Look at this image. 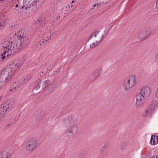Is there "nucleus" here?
Returning a JSON list of instances; mask_svg holds the SVG:
<instances>
[{
    "label": "nucleus",
    "mask_w": 158,
    "mask_h": 158,
    "mask_svg": "<svg viewBox=\"0 0 158 158\" xmlns=\"http://www.w3.org/2000/svg\"><path fill=\"white\" fill-rule=\"evenodd\" d=\"M5 23L4 22H0V31L2 29V28L4 27V24Z\"/></svg>",
    "instance_id": "b1692460"
},
{
    "label": "nucleus",
    "mask_w": 158,
    "mask_h": 158,
    "mask_svg": "<svg viewBox=\"0 0 158 158\" xmlns=\"http://www.w3.org/2000/svg\"><path fill=\"white\" fill-rule=\"evenodd\" d=\"M158 143V135H152L150 141V143L153 145Z\"/></svg>",
    "instance_id": "ddd939ff"
},
{
    "label": "nucleus",
    "mask_w": 158,
    "mask_h": 158,
    "mask_svg": "<svg viewBox=\"0 0 158 158\" xmlns=\"http://www.w3.org/2000/svg\"><path fill=\"white\" fill-rule=\"evenodd\" d=\"M95 10L94 9H93V8H91V9H90V11L91 10Z\"/></svg>",
    "instance_id": "7c9ffc66"
},
{
    "label": "nucleus",
    "mask_w": 158,
    "mask_h": 158,
    "mask_svg": "<svg viewBox=\"0 0 158 158\" xmlns=\"http://www.w3.org/2000/svg\"><path fill=\"white\" fill-rule=\"evenodd\" d=\"M23 6L21 7V9L24 8V10L26 11L31 10L33 7L37 5L36 3H32L31 2L27 0H23Z\"/></svg>",
    "instance_id": "9d476101"
},
{
    "label": "nucleus",
    "mask_w": 158,
    "mask_h": 158,
    "mask_svg": "<svg viewBox=\"0 0 158 158\" xmlns=\"http://www.w3.org/2000/svg\"><path fill=\"white\" fill-rule=\"evenodd\" d=\"M146 98V97L140 92L138 93L136 95L135 106L137 107L142 106L144 104L145 99Z\"/></svg>",
    "instance_id": "0eeeda50"
},
{
    "label": "nucleus",
    "mask_w": 158,
    "mask_h": 158,
    "mask_svg": "<svg viewBox=\"0 0 158 158\" xmlns=\"http://www.w3.org/2000/svg\"><path fill=\"white\" fill-rule=\"evenodd\" d=\"M49 82L50 81L48 80H46L44 81H40L38 84L35 86V89L38 90L41 88L43 90L48 85Z\"/></svg>",
    "instance_id": "f8f14e48"
},
{
    "label": "nucleus",
    "mask_w": 158,
    "mask_h": 158,
    "mask_svg": "<svg viewBox=\"0 0 158 158\" xmlns=\"http://www.w3.org/2000/svg\"><path fill=\"white\" fill-rule=\"evenodd\" d=\"M102 69L101 68H99L94 70L92 74L93 77L95 78L97 77L101 73Z\"/></svg>",
    "instance_id": "f3484780"
},
{
    "label": "nucleus",
    "mask_w": 158,
    "mask_h": 158,
    "mask_svg": "<svg viewBox=\"0 0 158 158\" xmlns=\"http://www.w3.org/2000/svg\"><path fill=\"white\" fill-rule=\"evenodd\" d=\"M155 61L156 63L158 64V52L156 55Z\"/></svg>",
    "instance_id": "393cba45"
},
{
    "label": "nucleus",
    "mask_w": 158,
    "mask_h": 158,
    "mask_svg": "<svg viewBox=\"0 0 158 158\" xmlns=\"http://www.w3.org/2000/svg\"><path fill=\"white\" fill-rule=\"evenodd\" d=\"M28 79H26L24 78H23L22 79L23 81L22 82L20 81L19 82L18 81L17 82H15L14 84V86L13 87V89H16L17 88H19V86H21L22 84H23L25 83V81L28 80Z\"/></svg>",
    "instance_id": "4468645a"
},
{
    "label": "nucleus",
    "mask_w": 158,
    "mask_h": 158,
    "mask_svg": "<svg viewBox=\"0 0 158 158\" xmlns=\"http://www.w3.org/2000/svg\"><path fill=\"white\" fill-rule=\"evenodd\" d=\"M74 2V1L73 0L71 2V3H73Z\"/></svg>",
    "instance_id": "72a5a7b5"
},
{
    "label": "nucleus",
    "mask_w": 158,
    "mask_h": 158,
    "mask_svg": "<svg viewBox=\"0 0 158 158\" xmlns=\"http://www.w3.org/2000/svg\"><path fill=\"white\" fill-rule=\"evenodd\" d=\"M19 6V5L18 4H16L15 5V7H18Z\"/></svg>",
    "instance_id": "2f4dec72"
},
{
    "label": "nucleus",
    "mask_w": 158,
    "mask_h": 158,
    "mask_svg": "<svg viewBox=\"0 0 158 158\" xmlns=\"http://www.w3.org/2000/svg\"><path fill=\"white\" fill-rule=\"evenodd\" d=\"M139 92L147 98L151 95L152 89L149 86L144 85L140 89Z\"/></svg>",
    "instance_id": "9b49d317"
},
{
    "label": "nucleus",
    "mask_w": 158,
    "mask_h": 158,
    "mask_svg": "<svg viewBox=\"0 0 158 158\" xmlns=\"http://www.w3.org/2000/svg\"><path fill=\"white\" fill-rule=\"evenodd\" d=\"M15 104L13 102L7 104H2L0 106V107L3 109L5 114L6 112H10L15 108Z\"/></svg>",
    "instance_id": "1a4fd4ad"
},
{
    "label": "nucleus",
    "mask_w": 158,
    "mask_h": 158,
    "mask_svg": "<svg viewBox=\"0 0 158 158\" xmlns=\"http://www.w3.org/2000/svg\"><path fill=\"white\" fill-rule=\"evenodd\" d=\"M37 142L35 139H31L27 143L26 149L27 151L32 152L37 147Z\"/></svg>",
    "instance_id": "423d86ee"
},
{
    "label": "nucleus",
    "mask_w": 158,
    "mask_h": 158,
    "mask_svg": "<svg viewBox=\"0 0 158 158\" xmlns=\"http://www.w3.org/2000/svg\"><path fill=\"white\" fill-rule=\"evenodd\" d=\"M156 9L157 10H158V0H157L156 1Z\"/></svg>",
    "instance_id": "bb28decb"
},
{
    "label": "nucleus",
    "mask_w": 158,
    "mask_h": 158,
    "mask_svg": "<svg viewBox=\"0 0 158 158\" xmlns=\"http://www.w3.org/2000/svg\"><path fill=\"white\" fill-rule=\"evenodd\" d=\"M10 154L8 152L3 151L0 152V158H10Z\"/></svg>",
    "instance_id": "dca6fc26"
},
{
    "label": "nucleus",
    "mask_w": 158,
    "mask_h": 158,
    "mask_svg": "<svg viewBox=\"0 0 158 158\" xmlns=\"http://www.w3.org/2000/svg\"><path fill=\"white\" fill-rule=\"evenodd\" d=\"M136 83V76L132 75L123 81V88L125 91L130 90L135 85Z\"/></svg>",
    "instance_id": "f03ea898"
},
{
    "label": "nucleus",
    "mask_w": 158,
    "mask_h": 158,
    "mask_svg": "<svg viewBox=\"0 0 158 158\" xmlns=\"http://www.w3.org/2000/svg\"><path fill=\"white\" fill-rule=\"evenodd\" d=\"M106 148V144L103 145L101 148L100 151V153L101 154H102L103 153L105 150Z\"/></svg>",
    "instance_id": "4be33fe9"
},
{
    "label": "nucleus",
    "mask_w": 158,
    "mask_h": 158,
    "mask_svg": "<svg viewBox=\"0 0 158 158\" xmlns=\"http://www.w3.org/2000/svg\"><path fill=\"white\" fill-rule=\"evenodd\" d=\"M98 7H97V5L96 4H95L94 5V7L93 9H96Z\"/></svg>",
    "instance_id": "c85d7f7f"
},
{
    "label": "nucleus",
    "mask_w": 158,
    "mask_h": 158,
    "mask_svg": "<svg viewBox=\"0 0 158 158\" xmlns=\"http://www.w3.org/2000/svg\"><path fill=\"white\" fill-rule=\"evenodd\" d=\"M40 36H41L40 38H42L41 40H40L39 38L38 40V41H37V44L41 45H43L42 44L46 43L47 41L50 38V34L49 31L47 29L44 31H41L39 34Z\"/></svg>",
    "instance_id": "39448f33"
},
{
    "label": "nucleus",
    "mask_w": 158,
    "mask_h": 158,
    "mask_svg": "<svg viewBox=\"0 0 158 158\" xmlns=\"http://www.w3.org/2000/svg\"><path fill=\"white\" fill-rule=\"evenodd\" d=\"M100 31H96L94 33H93L90 37L89 39L92 38L93 37H95L97 36V35L98 34Z\"/></svg>",
    "instance_id": "412c9836"
},
{
    "label": "nucleus",
    "mask_w": 158,
    "mask_h": 158,
    "mask_svg": "<svg viewBox=\"0 0 158 158\" xmlns=\"http://www.w3.org/2000/svg\"><path fill=\"white\" fill-rule=\"evenodd\" d=\"M156 96L158 98V88L156 90Z\"/></svg>",
    "instance_id": "a878e982"
},
{
    "label": "nucleus",
    "mask_w": 158,
    "mask_h": 158,
    "mask_svg": "<svg viewBox=\"0 0 158 158\" xmlns=\"http://www.w3.org/2000/svg\"><path fill=\"white\" fill-rule=\"evenodd\" d=\"M17 40L12 41L10 39H5L0 44V55L2 60H6L11 58L13 55L28 44V35L25 34L23 31L20 30L15 35Z\"/></svg>",
    "instance_id": "f257e3e1"
},
{
    "label": "nucleus",
    "mask_w": 158,
    "mask_h": 158,
    "mask_svg": "<svg viewBox=\"0 0 158 158\" xmlns=\"http://www.w3.org/2000/svg\"><path fill=\"white\" fill-rule=\"evenodd\" d=\"M67 122L69 125H71L72 126L66 129L64 132V134L65 135L68 137H72L73 135L74 131L76 132L78 131V127L76 125H73L75 123V121L73 117L69 118Z\"/></svg>",
    "instance_id": "7ed1b4c3"
},
{
    "label": "nucleus",
    "mask_w": 158,
    "mask_h": 158,
    "mask_svg": "<svg viewBox=\"0 0 158 158\" xmlns=\"http://www.w3.org/2000/svg\"><path fill=\"white\" fill-rule=\"evenodd\" d=\"M150 32L147 29H144L139 31L137 37L140 40H142L146 39L150 34Z\"/></svg>",
    "instance_id": "6e6552de"
},
{
    "label": "nucleus",
    "mask_w": 158,
    "mask_h": 158,
    "mask_svg": "<svg viewBox=\"0 0 158 158\" xmlns=\"http://www.w3.org/2000/svg\"><path fill=\"white\" fill-rule=\"evenodd\" d=\"M104 37L103 35L102 34L100 38L98 40H96L95 42L93 43L92 44H90V46L91 48H94L101 41Z\"/></svg>",
    "instance_id": "2eb2a0df"
},
{
    "label": "nucleus",
    "mask_w": 158,
    "mask_h": 158,
    "mask_svg": "<svg viewBox=\"0 0 158 158\" xmlns=\"http://www.w3.org/2000/svg\"><path fill=\"white\" fill-rule=\"evenodd\" d=\"M45 114L44 112H40L37 114V117L36 118V121L38 122L42 118V117L44 116Z\"/></svg>",
    "instance_id": "6ab92c4d"
},
{
    "label": "nucleus",
    "mask_w": 158,
    "mask_h": 158,
    "mask_svg": "<svg viewBox=\"0 0 158 158\" xmlns=\"http://www.w3.org/2000/svg\"><path fill=\"white\" fill-rule=\"evenodd\" d=\"M12 90V89H10L9 90V92L11 91Z\"/></svg>",
    "instance_id": "473e14b6"
},
{
    "label": "nucleus",
    "mask_w": 158,
    "mask_h": 158,
    "mask_svg": "<svg viewBox=\"0 0 158 158\" xmlns=\"http://www.w3.org/2000/svg\"><path fill=\"white\" fill-rule=\"evenodd\" d=\"M21 63L16 61H14L4 69L14 77L15 72L21 67Z\"/></svg>",
    "instance_id": "20e7f679"
},
{
    "label": "nucleus",
    "mask_w": 158,
    "mask_h": 158,
    "mask_svg": "<svg viewBox=\"0 0 158 158\" xmlns=\"http://www.w3.org/2000/svg\"><path fill=\"white\" fill-rule=\"evenodd\" d=\"M56 87V85L55 84H52L50 85L49 89L51 90H52Z\"/></svg>",
    "instance_id": "5701e85b"
},
{
    "label": "nucleus",
    "mask_w": 158,
    "mask_h": 158,
    "mask_svg": "<svg viewBox=\"0 0 158 158\" xmlns=\"http://www.w3.org/2000/svg\"><path fill=\"white\" fill-rule=\"evenodd\" d=\"M96 5H97V7H98L101 6V3H97L96 4Z\"/></svg>",
    "instance_id": "cd10ccee"
},
{
    "label": "nucleus",
    "mask_w": 158,
    "mask_h": 158,
    "mask_svg": "<svg viewBox=\"0 0 158 158\" xmlns=\"http://www.w3.org/2000/svg\"><path fill=\"white\" fill-rule=\"evenodd\" d=\"M158 106V102L157 101L154 100L151 103V105L150 106L154 111Z\"/></svg>",
    "instance_id": "a211bd4d"
},
{
    "label": "nucleus",
    "mask_w": 158,
    "mask_h": 158,
    "mask_svg": "<svg viewBox=\"0 0 158 158\" xmlns=\"http://www.w3.org/2000/svg\"><path fill=\"white\" fill-rule=\"evenodd\" d=\"M154 111L152 110L149 107V108L146 110L145 112V116H150L152 115Z\"/></svg>",
    "instance_id": "aec40b11"
},
{
    "label": "nucleus",
    "mask_w": 158,
    "mask_h": 158,
    "mask_svg": "<svg viewBox=\"0 0 158 158\" xmlns=\"http://www.w3.org/2000/svg\"><path fill=\"white\" fill-rule=\"evenodd\" d=\"M21 6H19L18 7V8L17 9V10H19V9H21Z\"/></svg>",
    "instance_id": "c756f323"
}]
</instances>
